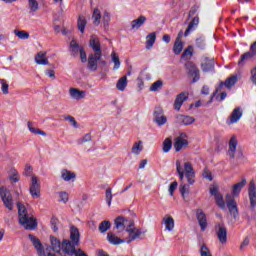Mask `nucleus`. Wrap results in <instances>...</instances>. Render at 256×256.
I'll return each mask as SVG.
<instances>
[{
  "instance_id": "nucleus-1",
  "label": "nucleus",
  "mask_w": 256,
  "mask_h": 256,
  "mask_svg": "<svg viewBox=\"0 0 256 256\" xmlns=\"http://www.w3.org/2000/svg\"><path fill=\"white\" fill-rule=\"evenodd\" d=\"M247 185V179L243 178L241 182L234 184L231 187V194H227L225 198V205L228 209V213H230V217L237 221L239 219V206H237L236 197L241 195V191H243V187Z\"/></svg>"
},
{
  "instance_id": "nucleus-2",
  "label": "nucleus",
  "mask_w": 256,
  "mask_h": 256,
  "mask_svg": "<svg viewBox=\"0 0 256 256\" xmlns=\"http://www.w3.org/2000/svg\"><path fill=\"white\" fill-rule=\"evenodd\" d=\"M89 46L94 51V53L88 56V69L90 71H97L99 61L103 57V52L101 51V41L95 35L90 37Z\"/></svg>"
},
{
  "instance_id": "nucleus-3",
  "label": "nucleus",
  "mask_w": 256,
  "mask_h": 256,
  "mask_svg": "<svg viewBox=\"0 0 256 256\" xmlns=\"http://www.w3.org/2000/svg\"><path fill=\"white\" fill-rule=\"evenodd\" d=\"M176 171L180 177V181H183L186 177L188 185H193V183H195V170L193 169V164H191V162H185L183 170V166H181V161L177 160Z\"/></svg>"
},
{
  "instance_id": "nucleus-4",
  "label": "nucleus",
  "mask_w": 256,
  "mask_h": 256,
  "mask_svg": "<svg viewBox=\"0 0 256 256\" xmlns=\"http://www.w3.org/2000/svg\"><path fill=\"white\" fill-rule=\"evenodd\" d=\"M239 145V141L237 140V136L233 135L228 143V151L227 155L230 159H243V152L237 153V146Z\"/></svg>"
},
{
  "instance_id": "nucleus-5",
  "label": "nucleus",
  "mask_w": 256,
  "mask_h": 256,
  "mask_svg": "<svg viewBox=\"0 0 256 256\" xmlns=\"http://www.w3.org/2000/svg\"><path fill=\"white\" fill-rule=\"evenodd\" d=\"M153 121L158 125V127H163L167 124V116H165V110L163 107L156 106L153 111Z\"/></svg>"
},
{
  "instance_id": "nucleus-6",
  "label": "nucleus",
  "mask_w": 256,
  "mask_h": 256,
  "mask_svg": "<svg viewBox=\"0 0 256 256\" xmlns=\"http://www.w3.org/2000/svg\"><path fill=\"white\" fill-rule=\"evenodd\" d=\"M115 229H117L118 233H121V231H125V229H129L135 225V223L132 220H129L123 216H118L114 220Z\"/></svg>"
},
{
  "instance_id": "nucleus-7",
  "label": "nucleus",
  "mask_w": 256,
  "mask_h": 256,
  "mask_svg": "<svg viewBox=\"0 0 256 256\" xmlns=\"http://www.w3.org/2000/svg\"><path fill=\"white\" fill-rule=\"evenodd\" d=\"M0 197L5 205L6 209L13 211V195L5 187H0Z\"/></svg>"
},
{
  "instance_id": "nucleus-8",
  "label": "nucleus",
  "mask_w": 256,
  "mask_h": 256,
  "mask_svg": "<svg viewBox=\"0 0 256 256\" xmlns=\"http://www.w3.org/2000/svg\"><path fill=\"white\" fill-rule=\"evenodd\" d=\"M18 221L27 231H35L37 229V219L29 214L24 216V219L20 218Z\"/></svg>"
},
{
  "instance_id": "nucleus-9",
  "label": "nucleus",
  "mask_w": 256,
  "mask_h": 256,
  "mask_svg": "<svg viewBox=\"0 0 256 256\" xmlns=\"http://www.w3.org/2000/svg\"><path fill=\"white\" fill-rule=\"evenodd\" d=\"M126 231L128 232V237L126 238V243H132L135 239H143V235H145V231L139 228H127Z\"/></svg>"
},
{
  "instance_id": "nucleus-10",
  "label": "nucleus",
  "mask_w": 256,
  "mask_h": 256,
  "mask_svg": "<svg viewBox=\"0 0 256 256\" xmlns=\"http://www.w3.org/2000/svg\"><path fill=\"white\" fill-rule=\"evenodd\" d=\"M210 195L215 197L216 204L218 207H220V209H225V200H223V195L219 193V185L213 184L210 187Z\"/></svg>"
},
{
  "instance_id": "nucleus-11",
  "label": "nucleus",
  "mask_w": 256,
  "mask_h": 256,
  "mask_svg": "<svg viewBox=\"0 0 256 256\" xmlns=\"http://www.w3.org/2000/svg\"><path fill=\"white\" fill-rule=\"evenodd\" d=\"M30 194L33 199H39L41 197V184L39 183V178H37V176H32Z\"/></svg>"
},
{
  "instance_id": "nucleus-12",
  "label": "nucleus",
  "mask_w": 256,
  "mask_h": 256,
  "mask_svg": "<svg viewBox=\"0 0 256 256\" xmlns=\"http://www.w3.org/2000/svg\"><path fill=\"white\" fill-rule=\"evenodd\" d=\"M241 117H243V110L241 107H236L228 118L227 125H235V123H239Z\"/></svg>"
},
{
  "instance_id": "nucleus-13",
  "label": "nucleus",
  "mask_w": 256,
  "mask_h": 256,
  "mask_svg": "<svg viewBox=\"0 0 256 256\" xmlns=\"http://www.w3.org/2000/svg\"><path fill=\"white\" fill-rule=\"evenodd\" d=\"M185 68L187 69L189 75L193 77L192 83H197L199 81V69H197V66H195V63L188 61L185 64Z\"/></svg>"
},
{
  "instance_id": "nucleus-14",
  "label": "nucleus",
  "mask_w": 256,
  "mask_h": 256,
  "mask_svg": "<svg viewBox=\"0 0 256 256\" xmlns=\"http://www.w3.org/2000/svg\"><path fill=\"white\" fill-rule=\"evenodd\" d=\"M77 245L79 244H75L73 242H71V240H63L62 241V251L63 253H66V255H75L77 249H75V247H77Z\"/></svg>"
},
{
  "instance_id": "nucleus-15",
  "label": "nucleus",
  "mask_w": 256,
  "mask_h": 256,
  "mask_svg": "<svg viewBox=\"0 0 256 256\" xmlns=\"http://www.w3.org/2000/svg\"><path fill=\"white\" fill-rule=\"evenodd\" d=\"M28 238L32 242V245L35 247L39 256H47V254H45V249L43 248V244L41 243V240H39V238L35 237L32 234H29Z\"/></svg>"
},
{
  "instance_id": "nucleus-16",
  "label": "nucleus",
  "mask_w": 256,
  "mask_h": 256,
  "mask_svg": "<svg viewBox=\"0 0 256 256\" xmlns=\"http://www.w3.org/2000/svg\"><path fill=\"white\" fill-rule=\"evenodd\" d=\"M248 197H249V201H250V207H252V209H255V207H256V186H255L254 180H251L249 183Z\"/></svg>"
},
{
  "instance_id": "nucleus-17",
  "label": "nucleus",
  "mask_w": 256,
  "mask_h": 256,
  "mask_svg": "<svg viewBox=\"0 0 256 256\" xmlns=\"http://www.w3.org/2000/svg\"><path fill=\"white\" fill-rule=\"evenodd\" d=\"M69 95L71 99H74V101H81V99H85V97H87V92L79 90L78 88H70Z\"/></svg>"
},
{
  "instance_id": "nucleus-18",
  "label": "nucleus",
  "mask_w": 256,
  "mask_h": 256,
  "mask_svg": "<svg viewBox=\"0 0 256 256\" xmlns=\"http://www.w3.org/2000/svg\"><path fill=\"white\" fill-rule=\"evenodd\" d=\"M196 219L198 220L201 231H205V229H207V216L205 215V212L201 209H197Z\"/></svg>"
},
{
  "instance_id": "nucleus-19",
  "label": "nucleus",
  "mask_w": 256,
  "mask_h": 256,
  "mask_svg": "<svg viewBox=\"0 0 256 256\" xmlns=\"http://www.w3.org/2000/svg\"><path fill=\"white\" fill-rule=\"evenodd\" d=\"M187 99H189V94L186 92L178 94L174 102V109L176 111H181V106L183 103H185V101H187Z\"/></svg>"
},
{
  "instance_id": "nucleus-20",
  "label": "nucleus",
  "mask_w": 256,
  "mask_h": 256,
  "mask_svg": "<svg viewBox=\"0 0 256 256\" xmlns=\"http://www.w3.org/2000/svg\"><path fill=\"white\" fill-rule=\"evenodd\" d=\"M225 87V82H220V85L216 87V90L213 92L211 99H216L217 101L225 100V92L221 91Z\"/></svg>"
},
{
  "instance_id": "nucleus-21",
  "label": "nucleus",
  "mask_w": 256,
  "mask_h": 256,
  "mask_svg": "<svg viewBox=\"0 0 256 256\" xmlns=\"http://www.w3.org/2000/svg\"><path fill=\"white\" fill-rule=\"evenodd\" d=\"M216 233L218 235V239L220 242L225 243V225L223 222H217L216 226Z\"/></svg>"
},
{
  "instance_id": "nucleus-22",
  "label": "nucleus",
  "mask_w": 256,
  "mask_h": 256,
  "mask_svg": "<svg viewBox=\"0 0 256 256\" xmlns=\"http://www.w3.org/2000/svg\"><path fill=\"white\" fill-rule=\"evenodd\" d=\"M197 25H199V17H194L192 21L189 23L186 31L184 32V37H189L195 29H197Z\"/></svg>"
},
{
  "instance_id": "nucleus-23",
  "label": "nucleus",
  "mask_w": 256,
  "mask_h": 256,
  "mask_svg": "<svg viewBox=\"0 0 256 256\" xmlns=\"http://www.w3.org/2000/svg\"><path fill=\"white\" fill-rule=\"evenodd\" d=\"M81 238V234L79 233V229L75 226L70 227V239L74 245H79V239Z\"/></svg>"
},
{
  "instance_id": "nucleus-24",
  "label": "nucleus",
  "mask_w": 256,
  "mask_h": 256,
  "mask_svg": "<svg viewBox=\"0 0 256 256\" xmlns=\"http://www.w3.org/2000/svg\"><path fill=\"white\" fill-rule=\"evenodd\" d=\"M81 49H83V46H80L77 40L73 39L70 42V53L72 57H77L81 53Z\"/></svg>"
},
{
  "instance_id": "nucleus-25",
  "label": "nucleus",
  "mask_w": 256,
  "mask_h": 256,
  "mask_svg": "<svg viewBox=\"0 0 256 256\" xmlns=\"http://www.w3.org/2000/svg\"><path fill=\"white\" fill-rule=\"evenodd\" d=\"M107 241H109L111 245H121L123 243H126L125 239L117 237L113 232H108Z\"/></svg>"
},
{
  "instance_id": "nucleus-26",
  "label": "nucleus",
  "mask_w": 256,
  "mask_h": 256,
  "mask_svg": "<svg viewBox=\"0 0 256 256\" xmlns=\"http://www.w3.org/2000/svg\"><path fill=\"white\" fill-rule=\"evenodd\" d=\"M35 63H37V65H49V59H47V53L38 52L35 56Z\"/></svg>"
},
{
  "instance_id": "nucleus-27",
  "label": "nucleus",
  "mask_w": 256,
  "mask_h": 256,
  "mask_svg": "<svg viewBox=\"0 0 256 256\" xmlns=\"http://www.w3.org/2000/svg\"><path fill=\"white\" fill-rule=\"evenodd\" d=\"M51 249L55 253H61L62 243L57 237L50 236Z\"/></svg>"
},
{
  "instance_id": "nucleus-28",
  "label": "nucleus",
  "mask_w": 256,
  "mask_h": 256,
  "mask_svg": "<svg viewBox=\"0 0 256 256\" xmlns=\"http://www.w3.org/2000/svg\"><path fill=\"white\" fill-rule=\"evenodd\" d=\"M145 21H147V17H145L143 15L139 16L137 19H135L131 22V29L137 30V29L143 27V25H145Z\"/></svg>"
},
{
  "instance_id": "nucleus-29",
  "label": "nucleus",
  "mask_w": 256,
  "mask_h": 256,
  "mask_svg": "<svg viewBox=\"0 0 256 256\" xmlns=\"http://www.w3.org/2000/svg\"><path fill=\"white\" fill-rule=\"evenodd\" d=\"M61 179H63V181L69 182L73 179H77V174H75V172L69 171L67 169H62L61 170Z\"/></svg>"
},
{
  "instance_id": "nucleus-30",
  "label": "nucleus",
  "mask_w": 256,
  "mask_h": 256,
  "mask_svg": "<svg viewBox=\"0 0 256 256\" xmlns=\"http://www.w3.org/2000/svg\"><path fill=\"white\" fill-rule=\"evenodd\" d=\"M163 223L167 231H173L175 229V220L171 216H166L163 218Z\"/></svg>"
},
{
  "instance_id": "nucleus-31",
  "label": "nucleus",
  "mask_w": 256,
  "mask_h": 256,
  "mask_svg": "<svg viewBox=\"0 0 256 256\" xmlns=\"http://www.w3.org/2000/svg\"><path fill=\"white\" fill-rule=\"evenodd\" d=\"M187 145H189V141H187V139L176 138L174 142V149L179 152L183 147H187Z\"/></svg>"
},
{
  "instance_id": "nucleus-32",
  "label": "nucleus",
  "mask_w": 256,
  "mask_h": 256,
  "mask_svg": "<svg viewBox=\"0 0 256 256\" xmlns=\"http://www.w3.org/2000/svg\"><path fill=\"white\" fill-rule=\"evenodd\" d=\"M146 49L149 50L155 45V41H157V34L152 32L146 36Z\"/></svg>"
},
{
  "instance_id": "nucleus-33",
  "label": "nucleus",
  "mask_w": 256,
  "mask_h": 256,
  "mask_svg": "<svg viewBox=\"0 0 256 256\" xmlns=\"http://www.w3.org/2000/svg\"><path fill=\"white\" fill-rule=\"evenodd\" d=\"M255 56V53H252V51L245 52L238 61V65L240 67H243L245 65V61H249V59H253Z\"/></svg>"
},
{
  "instance_id": "nucleus-34",
  "label": "nucleus",
  "mask_w": 256,
  "mask_h": 256,
  "mask_svg": "<svg viewBox=\"0 0 256 256\" xmlns=\"http://www.w3.org/2000/svg\"><path fill=\"white\" fill-rule=\"evenodd\" d=\"M16 205L18 207V220L25 219V217L29 215L27 208H25V205H23L21 202H17Z\"/></svg>"
},
{
  "instance_id": "nucleus-35",
  "label": "nucleus",
  "mask_w": 256,
  "mask_h": 256,
  "mask_svg": "<svg viewBox=\"0 0 256 256\" xmlns=\"http://www.w3.org/2000/svg\"><path fill=\"white\" fill-rule=\"evenodd\" d=\"M215 69V61L209 60L204 63H202V71L204 73H209V71H213Z\"/></svg>"
},
{
  "instance_id": "nucleus-36",
  "label": "nucleus",
  "mask_w": 256,
  "mask_h": 256,
  "mask_svg": "<svg viewBox=\"0 0 256 256\" xmlns=\"http://www.w3.org/2000/svg\"><path fill=\"white\" fill-rule=\"evenodd\" d=\"M193 57V46H188L181 55V59L189 61Z\"/></svg>"
},
{
  "instance_id": "nucleus-37",
  "label": "nucleus",
  "mask_w": 256,
  "mask_h": 256,
  "mask_svg": "<svg viewBox=\"0 0 256 256\" xmlns=\"http://www.w3.org/2000/svg\"><path fill=\"white\" fill-rule=\"evenodd\" d=\"M28 129H29L30 133H33L34 135H42V137L47 136V133H45V131H43L39 128L33 127V124L31 122H28Z\"/></svg>"
},
{
  "instance_id": "nucleus-38",
  "label": "nucleus",
  "mask_w": 256,
  "mask_h": 256,
  "mask_svg": "<svg viewBox=\"0 0 256 256\" xmlns=\"http://www.w3.org/2000/svg\"><path fill=\"white\" fill-rule=\"evenodd\" d=\"M173 51L176 55L181 54V51H183V41H181V39L176 38V41L173 46Z\"/></svg>"
},
{
  "instance_id": "nucleus-39",
  "label": "nucleus",
  "mask_w": 256,
  "mask_h": 256,
  "mask_svg": "<svg viewBox=\"0 0 256 256\" xmlns=\"http://www.w3.org/2000/svg\"><path fill=\"white\" fill-rule=\"evenodd\" d=\"M237 81H239L237 75H232L231 77L227 78L225 81L226 89H231V87H233L237 83Z\"/></svg>"
},
{
  "instance_id": "nucleus-40",
  "label": "nucleus",
  "mask_w": 256,
  "mask_h": 256,
  "mask_svg": "<svg viewBox=\"0 0 256 256\" xmlns=\"http://www.w3.org/2000/svg\"><path fill=\"white\" fill-rule=\"evenodd\" d=\"M126 87H127V76H123L118 80L116 84V89H118V91H125Z\"/></svg>"
},
{
  "instance_id": "nucleus-41",
  "label": "nucleus",
  "mask_w": 256,
  "mask_h": 256,
  "mask_svg": "<svg viewBox=\"0 0 256 256\" xmlns=\"http://www.w3.org/2000/svg\"><path fill=\"white\" fill-rule=\"evenodd\" d=\"M100 233H107L111 229V222L109 220H104L100 223L98 227Z\"/></svg>"
},
{
  "instance_id": "nucleus-42",
  "label": "nucleus",
  "mask_w": 256,
  "mask_h": 256,
  "mask_svg": "<svg viewBox=\"0 0 256 256\" xmlns=\"http://www.w3.org/2000/svg\"><path fill=\"white\" fill-rule=\"evenodd\" d=\"M85 27H87V20L85 16H79L78 18V30L80 33H85Z\"/></svg>"
},
{
  "instance_id": "nucleus-43",
  "label": "nucleus",
  "mask_w": 256,
  "mask_h": 256,
  "mask_svg": "<svg viewBox=\"0 0 256 256\" xmlns=\"http://www.w3.org/2000/svg\"><path fill=\"white\" fill-rule=\"evenodd\" d=\"M142 151H143V142L142 141L135 142L132 147V153L134 155H139V153H141Z\"/></svg>"
},
{
  "instance_id": "nucleus-44",
  "label": "nucleus",
  "mask_w": 256,
  "mask_h": 256,
  "mask_svg": "<svg viewBox=\"0 0 256 256\" xmlns=\"http://www.w3.org/2000/svg\"><path fill=\"white\" fill-rule=\"evenodd\" d=\"M92 19L94 20L93 24L96 26L99 25V23H101V11L99 9H94Z\"/></svg>"
},
{
  "instance_id": "nucleus-45",
  "label": "nucleus",
  "mask_w": 256,
  "mask_h": 256,
  "mask_svg": "<svg viewBox=\"0 0 256 256\" xmlns=\"http://www.w3.org/2000/svg\"><path fill=\"white\" fill-rule=\"evenodd\" d=\"M92 139L93 137L91 136V133H87L82 138L77 140V145H85V143L91 142Z\"/></svg>"
},
{
  "instance_id": "nucleus-46",
  "label": "nucleus",
  "mask_w": 256,
  "mask_h": 256,
  "mask_svg": "<svg viewBox=\"0 0 256 256\" xmlns=\"http://www.w3.org/2000/svg\"><path fill=\"white\" fill-rule=\"evenodd\" d=\"M173 147V141H171L170 138H166L163 142V152L169 153L171 151V148Z\"/></svg>"
},
{
  "instance_id": "nucleus-47",
  "label": "nucleus",
  "mask_w": 256,
  "mask_h": 256,
  "mask_svg": "<svg viewBox=\"0 0 256 256\" xmlns=\"http://www.w3.org/2000/svg\"><path fill=\"white\" fill-rule=\"evenodd\" d=\"M59 203H67L69 201V193L66 191H61L58 193Z\"/></svg>"
},
{
  "instance_id": "nucleus-48",
  "label": "nucleus",
  "mask_w": 256,
  "mask_h": 256,
  "mask_svg": "<svg viewBox=\"0 0 256 256\" xmlns=\"http://www.w3.org/2000/svg\"><path fill=\"white\" fill-rule=\"evenodd\" d=\"M112 61L114 63L113 70L117 71V69H119L121 67V61L119 60V56H117V54H115V52L112 53Z\"/></svg>"
},
{
  "instance_id": "nucleus-49",
  "label": "nucleus",
  "mask_w": 256,
  "mask_h": 256,
  "mask_svg": "<svg viewBox=\"0 0 256 256\" xmlns=\"http://www.w3.org/2000/svg\"><path fill=\"white\" fill-rule=\"evenodd\" d=\"M199 251L200 256H213L211 254V250H209V247H207V244H202Z\"/></svg>"
},
{
  "instance_id": "nucleus-50",
  "label": "nucleus",
  "mask_w": 256,
  "mask_h": 256,
  "mask_svg": "<svg viewBox=\"0 0 256 256\" xmlns=\"http://www.w3.org/2000/svg\"><path fill=\"white\" fill-rule=\"evenodd\" d=\"M189 189H190V187L188 184H185L183 182L180 184L179 191H180L182 197L189 195Z\"/></svg>"
},
{
  "instance_id": "nucleus-51",
  "label": "nucleus",
  "mask_w": 256,
  "mask_h": 256,
  "mask_svg": "<svg viewBox=\"0 0 256 256\" xmlns=\"http://www.w3.org/2000/svg\"><path fill=\"white\" fill-rule=\"evenodd\" d=\"M14 34L16 35V37L23 39V40L29 38L28 32L24 31V30H14Z\"/></svg>"
},
{
  "instance_id": "nucleus-52",
  "label": "nucleus",
  "mask_w": 256,
  "mask_h": 256,
  "mask_svg": "<svg viewBox=\"0 0 256 256\" xmlns=\"http://www.w3.org/2000/svg\"><path fill=\"white\" fill-rule=\"evenodd\" d=\"M181 121L184 125H193V122L195 121V118L192 116H181Z\"/></svg>"
},
{
  "instance_id": "nucleus-53",
  "label": "nucleus",
  "mask_w": 256,
  "mask_h": 256,
  "mask_svg": "<svg viewBox=\"0 0 256 256\" xmlns=\"http://www.w3.org/2000/svg\"><path fill=\"white\" fill-rule=\"evenodd\" d=\"M161 87H163V81L158 80L150 86V91H152V92L159 91V89H161Z\"/></svg>"
},
{
  "instance_id": "nucleus-54",
  "label": "nucleus",
  "mask_w": 256,
  "mask_h": 256,
  "mask_svg": "<svg viewBox=\"0 0 256 256\" xmlns=\"http://www.w3.org/2000/svg\"><path fill=\"white\" fill-rule=\"evenodd\" d=\"M1 91L3 95H9V84H7V81H5V79L1 80Z\"/></svg>"
},
{
  "instance_id": "nucleus-55",
  "label": "nucleus",
  "mask_w": 256,
  "mask_h": 256,
  "mask_svg": "<svg viewBox=\"0 0 256 256\" xmlns=\"http://www.w3.org/2000/svg\"><path fill=\"white\" fill-rule=\"evenodd\" d=\"M202 177H204V179H207L208 181H213V174H211L209 168H204Z\"/></svg>"
},
{
  "instance_id": "nucleus-56",
  "label": "nucleus",
  "mask_w": 256,
  "mask_h": 256,
  "mask_svg": "<svg viewBox=\"0 0 256 256\" xmlns=\"http://www.w3.org/2000/svg\"><path fill=\"white\" fill-rule=\"evenodd\" d=\"M30 11H37L39 9V3L37 0H28Z\"/></svg>"
},
{
  "instance_id": "nucleus-57",
  "label": "nucleus",
  "mask_w": 256,
  "mask_h": 256,
  "mask_svg": "<svg viewBox=\"0 0 256 256\" xmlns=\"http://www.w3.org/2000/svg\"><path fill=\"white\" fill-rule=\"evenodd\" d=\"M111 201H113V194L111 192V188L106 189V202L108 207H111Z\"/></svg>"
},
{
  "instance_id": "nucleus-58",
  "label": "nucleus",
  "mask_w": 256,
  "mask_h": 256,
  "mask_svg": "<svg viewBox=\"0 0 256 256\" xmlns=\"http://www.w3.org/2000/svg\"><path fill=\"white\" fill-rule=\"evenodd\" d=\"M196 46L198 49H205V38L199 37L196 39Z\"/></svg>"
},
{
  "instance_id": "nucleus-59",
  "label": "nucleus",
  "mask_w": 256,
  "mask_h": 256,
  "mask_svg": "<svg viewBox=\"0 0 256 256\" xmlns=\"http://www.w3.org/2000/svg\"><path fill=\"white\" fill-rule=\"evenodd\" d=\"M58 222L59 220H57L56 218H52L50 221L51 229L54 231V233H57V231H59V228L57 227Z\"/></svg>"
},
{
  "instance_id": "nucleus-60",
  "label": "nucleus",
  "mask_w": 256,
  "mask_h": 256,
  "mask_svg": "<svg viewBox=\"0 0 256 256\" xmlns=\"http://www.w3.org/2000/svg\"><path fill=\"white\" fill-rule=\"evenodd\" d=\"M110 19H111V14H109V12L105 11L104 12V16H103L104 27H108L109 26Z\"/></svg>"
},
{
  "instance_id": "nucleus-61",
  "label": "nucleus",
  "mask_w": 256,
  "mask_h": 256,
  "mask_svg": "<svg viewBox=\"0 0 256 256\" xmlns=\"http://www.w3.org/2000/svg\"><path fill=\"white\" fill-rule=\"evenodd\" d=\"M178 185L179 184L177 183V181H174L170 184L168 191H169V194L171 195V197H173V193H175V189H177Z\"/></svg>"
},
{
  "instance_id": "nucleus-62",
  "label": "nucleus",
  "mask_w": 256,
  "mask_h": 256,
  "mask_svg": "<svg viewBox=\"0 0 256 256\" xmlns=\"http://www.w3.org/2000/svg\"><path fill=\"white\" fill-rule=\"evenodd\" d=\"M80 59L82 63H87V53L85 52V48L80 49Z\"/></svg>"
},
{
  "instance_id": "nucleus-63",
  "label": "nucleus",
  "mask_w": 256,
  "mask_h": 256,
  "mask_svg": "<svg viewBox=\"0 0 256 256\" xmlns=\"http://www.w3.org/2000/svg\"><path fill=\"white\" fill-rule=\"evenodd\" d=\"M64 119H65L66 121H69L70 123H72V125H73L74 127H77V121L75 120V118H74L73 116L67 115V116L64 117Z\"/></svg>"
},
{
  "instance_id": "nucleus-64",
  "label": "nucleus",
  "mask_w": 256,
  "mask_h": 256,
  "mask_svg": "<svg viewBox=\"0 0 256 256\" xmlns=\"http://www.w3.org/2000/svg\"><path fill=\"white\" fill-rule=\"evenodd\" d=\"M251 81L256 85V67L251 70Z\"/></svg>"
}]
</instances>
